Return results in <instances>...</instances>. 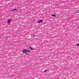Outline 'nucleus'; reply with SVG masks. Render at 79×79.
Returning a JSON list of instances; mask_svg holds the SVG:
<instances>
[{"label": "nucleus", "instance_id": "nucleus-7", "mask_svg": "<svg viewBox=\"0 0 79 79\" xmlns=\"http://www.w3.org/2000/svg\"><path fill=\"white\" fill-rule=\"evenodd\" d=\"M17 9H15L14 10H12V11H16Z\"/></svg>", "mask_w": 79, "mask_h": 79}, {"label": "nucleus", "instance_id": "nucleus-2", "mask_svg": "<svg viewBox=\"0 0 79 79\" xmlns=\"http://www.w3.org/2000/svg\"><path fill=\"white\" fill-rule=\"evenodd\" d=\"M28 49L30 50H34V49L33 48L31 47H29V48H28Z\"/></svg>", "mask_w": 79, "mask_h": 79}, {"label": "nucleus", "instance_id": "nucleus-5", "mask_svg": "<svg viewBox=\"0 0 79 79\" xmlns=\"http://www.w3.org/2000/svg\"><path fill=\"white\" fill-rule=\"evenodd\" d=\"M48 70H45L44 71V73H45V72H48Z\"/></svg>", "mask_w": 79, "mask_h": 79}, {"label": "nucleus", "instance_id": "nucleus-1", "mask_svg": "<svg viewBox=\"0 0 79 79\" xmlns=\"http://www.w3.org/2000/svg\"><path fill=\"white\" fill-rule=\"evenodd\" d=\"M30 51L29 50H26V49H24L22 51L23 53H27V52H28V53H29L30 52Z\"/></svg>", "mask_w": 79, "mask_h": 79}, {"label": "nucleus", "instance_id": "nucleus-3", "mask_svg": "<svg viewBox=\"0 0 79 79\" xmlns=\"http://www.w3.org/2000/svg\"><path fill=\"white\" fill-rule=\"evenodd\" d=\"M11 19H9L7 21V23H10V22H11Z\"/></svg>", "mask_w": 79, "mask_h": 79}, {"label": "nucleus", "instance_id": "nucleus-4", "mask_svg": "<svg viewBox=\"0 0 79 79\" xmlns=\"http://www.w3.org/2000/svg\"><path fill=\"white\" fill-rule=\"evenodd\" d=\"M43 21L42 20H40L38 21V23H42Z\"/></svg>", "mask_w": 79, "mask_h": 79}, {"label": "nucleus", "instance_id": "nucleus-6", "mask_svg": "<svg viewBox=\"0 0 79 79\" xmlns=\"http://www.w3.org/2000/svg\"><path fill=\"white\" fill-rule=\"evenodd\" d=\"M51 16H53V17H56V15H52Z\"/></svg>", "mask_w": 79, "mask_h": 79}, {"label": "nucleus", "instance_id": "nucleus-8", "mask_svg": "<svg viewBox=\"0 0 79 79\" xmlns=\"http://www.w3.org/2000/svg\"><path fill=\"white\" fill-rule=\"evenodd\" d=\"M77 45L78 47H79V44H77Z\"/></svg>", "mask_w": 79, "mask_h": 79}]
</instances>
